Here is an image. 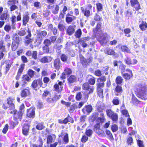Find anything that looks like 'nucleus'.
I'll return each mask as SVG.
<instances>
[{
    "mask_svg": "<svg viewBox=\"0 0 147 147\" xmlns=\"http://www.w3.org/2000/svg\"><path fill=\"white\" fill-rule=\"evenodd\" d=\"M145 90V87L144 85L139 84L137 87L136 92L137 96L144 100L147 99L146 93Z\"/></svg>",
    "mask_w": 147,
    "mask_h": 147,
    "instance_id": "nucleus-1",
    "label": "nucleus"
},
{
    "mask_svg": "<svg viewBox=\"0 0 147 147\" xmlns=\"http://www.w3.org/2000/svg\"><path fill=\"white\" fill-rule=\"evenodd\" d=\"M24 105L23 104L21 105L20 107V111L18 112L17 113V111L16 110H14L11 111L10 113L13 115V117L14 119L16 120L17 119L19 118L21 119V118L22 115L24 111Z\"/></svg>",
    "mask_w": 147,
    "mask_h": 147,
    "instance_id": "nucleus-2",
    "label": "nucleus"
},
{
    "mask_svg": "<svg viewBox=\"0 0 147 147\" xmlns=\"http://www.w3.org/2000/svg\"><path fill=\"white\" fill-rule=\"evenodd\" d=\"M107 116L111 119L113 121H116L118 119V114L111 109H107L106 110Z\"/></svg>",
    "mask_w": 147,
    "mask_h": 147,
    "instance_id": "nucleus-3",
    "label": "nucleus"
},
{
    "mask_svg": "<svg viewBox=\"0 0 147 147\" xmlns=\"http://www.w3.org/2000/svg\"><path fill=\"white\" fill-rule=\"evenodd\" d=\"M43 84L41 79L38 78L37 80H34L32 82L31 86L32 88L34 89L36 88H39L42 86Z\"/></svg>",
    "mask_w": 147,
    "mask_h": 147,
    "instance_id": "nucleus-4",
    "label": "nucleus"
},
{
    "mask_svg": "<svg viewBox=\"0 0 147 147\" xmlns=\"http://www.w3.org/2000/svg\"><path fill=\"white\" fill-rule=\"evenodd\" d=\"M108 34L107 33H103L97 38V40L101 45H104L107 42L106 38Z\"/></svg>",
    "mask_w": 147,
    "mask_h": 147,
    "instance_id": "nucleus-5",
    "label": "nucleus"
},
{
    "mask_svg": "<svg viewBox=\"0 0 147 147\" xmlns=\"http://www.w3.org/2000/svg\"><path fill=\"white\" fill-rule=\"evenodd\" d=\"M27 32L28 34L25 36L24 40L26 45L27 46L33 41V39L30 38L32 36V34L29 28H28Z\"/></svg>",
    "mask_w": 147,
    "mask_h": 147,
    "instance_id": "nucleus-6",
    "label": "nucleus"
},
{
    "mask_svg": "<svg viewBox=\"0 0 147 147\" xmlns=\"http://www.w3.org/2000/svg\"><path fill=\"white\" fill-rule=\"evenodd\" d=\"M82 88L84 90L88 91V94H89L93 92L94 87L93 86H90L88 83H86L83 85Z\"/></svg>",
    "mask_w": 147,
    "mask_h": 147,
    "instance_id": "nucleus-7",
    "label": "nucleus"
},
{
    "mask_svg": "<svg viewBox=\"0 0 147 147\" xmlns=\"http://www.w3.org/2000/svg\"><path fill=\"white\" fill-rule=\"evenodd\" d=\"M81 61L83 66H87L89 63H91L92 61V58L90 57L88 59L84 58L83 57H82L80 58Z\"/></svg>",
    "mask_w": 147,
    "mask_h": 147,
    "instance_id": "nucleus-8",
    "label": "nucleus"
},
{
    "mask_svg": "<svg viewBox=\"0 0 147 147\" xmlns=\"http://www.w3.org/2000/svg\"><path fill=\"white\" fill-rule=\"evenodd\" d=\"M29 14L28 11L26 12V13L23 15L22 25L24 26H26L27 24L29 22L30 17L29 16Z\"/></svg>",
    "mask_w": 147,
    "mask_h": 147,
    "instance_id": "nucleus-9",
    "label": "nucleus"
},
{
    "mask_svg": "<svg viewBox=\"0 0 147 147\" xmlns=\"http://www.w3.org/2000/svg\"><path fill=\"white\" fill-rule=\"evenodd\" d=\"M131 6L134 7L136 10L138 11L140 9V6L138 0H130Z\"/></svg>",
    "mask_w": 147,
    "mask_h": 147,
    "instance_id": "nucleus-10",
    "label": "nucleus"
},
{
    "mask_svg": "<svg viewBox=\"0 0 147 147\" xmlns=\"http://www.w3.org/2000/svg\"><path fill=\"white\" fill-rule=\"evenodd\" d=\"M35 108L31 107L27 109V116L29 118H34L35 115Z\"/></svg>",
    "mask_w": 147,
    "mask_h": 147,
    "instance_id": "nucleus-11",
    "label": "nucleus"
},
{
    "mask_svg": "<svg viewBox=\"0 0 147 147\" xmlns=\"http://www.w3.org/2000/svg\"><path fill=\"white\" fill-rule=\"evenodd\" d=\"M124 62L128 65H135L137 63V61L136 59H134L132 60L129 57H127L124 59Z\"/></svg>",
    "mask_w": 147,
    "mask_h": 147,
    "instance_id": "nucleus-12",
    "label": "nucleus"
},
{
    "mask_svg": "<svg viewBox=\"0 0 147 147\" xmlns=\"http://www.w3.org/2000/svg\"><path fill=\"white\" fill-rule=\"evenodd\" d=\"M14 99L9 97L7 100V103L9 105V107L11 110H14L15 109V105L13 102Z\"/></svg>",
    "mask_w": 147,
    "mask_h": 147,
    "instance_id": "nucleus-13",
    "label": "nucleus"
},
{
    "mask_svg": "<svg viewBox=\"0 0 147 147\" xmlns=\"http://www.w3.org/2000/svg\"><path fill=\"white\" fill-rule=\"evenodd\" d=\"M92 107L91 105L85 106L82 109V111L84 114L89 113L91 112Z\"/></svg>",
    "mask_w": 147,
    "mask_h": 147,
    "instance_id": "nucleus-14",
    "label": "nucleus"
},
{
    "mask_svg": "<svg viewBox=\"0 0 147 147\" xmlns=\"http://www.w3.org/2000/svg\"><path fill=\"white\" fill-rule=\"evenodd\" d=\"M126 71L129 73L130 74H129L127 73H125L123 74V78L126 80H129L131 76H133V74L132 71L129 69H127L126 70Z\"/></svg>",
    "mask_w": 147,
    "mask_h": 147,
    "instance_id": "nucleus-15",
    "label": "nucleus"
},
{
    "mask_svg": "<svg viewBox=\"0 0 147 147\" xmlns=\"http://www.w3.org/2000/svg\"><path fill=\"white\" fill-rule=\"evenodd\" d=\"M75 30L73 26H69L66 30V34L69 36H71L74 33Z\"/></svg>",
    "mask_w": 147,
    "mask_h": 147,
    "instance_id": "nucleus-16",
    "label": "nucleus"
},
{
    "mask_svg": "<svg viewBox=\"0 0 147 147\" xmlns=\"http://www.w3.org/2000/svg\"><path fill=\"white\" fill-rule=\"evenodd\" d=\"M29 126L27 124H24L22 128V133L25 136L28 135L29 132Z\"/></svg>",
    "mask_w": 147,
    "mask_h": 147,
    "instance_id": "nucleus-17",
    "label": "nucleus"
},
{
    "mask_svg": "<svg viewBox=\"0 0 147 147\" xmlns=\"http://www.w3.org/2000/svg\"><path fill=\"white\" fill-rule=\"evenodd\" d=\"M61 65V63L60 60L59 59H56L54 61V66L55 68L56 69H59Z\"/></svg>",
    "mask_w": 147,
    "mask_h": 147,
    "instance_id": "nucleus-18",
    "label": "nucleus"
},
{
    "mask_svg": "<svg viewBox=\"0 0 147 147\" xmlns=\"http://www.w3.org/2000/svg\"><path fill=\"white\" fill-rule=\"evenodd\" d=\"M35 123L36 124V128L38 130H41L44 129L45 127L44 123L42 122H39L37 121L35 122Z\"/></svg>",
    "mask_w": 147,
    "mask_h": 147,
    "instance_id": "nucleus-19",
    "label": "nucleus"
},
{
    "mask_svg": "<svg viewBox=\"0 0 147 147\" xmlns=\"http://www.w3.org/2000/svg\"><path fill=\"white\" fill-rule=\"evenodd\" d=\"M30 93V92L28 89H25L22 90L21 95L22 97L25 98L29 96Z\"/></svg>",
    "mask_w": 147,
    "mask_h": 147,
    "instance_id": "nucleus-20",
    "label": "nucleus"
},
{
    "mask_svg": "<svg viewBox=\"0 0 147 147\" xmlns=\"http://www.w3.org/2000/svg\"><path fill=\"white\" fill-rule=\"evenodd\" d=\"M9 16L7 12L4 11L2 13L0 14V20L2 21L7 20L9 19Z\"/></svg>",
    "mask_w": 147,
    "mask_h": 147,
    "instance_id": "nucleus-21",
    "label": "nucleus"
},
{
    "mask_svg": "<svg viewBox=\"0 0 147 147\" xmlns=\"http://www.w3.org/2000/svg\"><path fill=\"white\" fill-rule=\"evenodd\" d=\"M52 59L51 57L45 56L41 59L40 61L43 63H49L52 61Z\"/></svg>",
    "mask_w": 147,
    "mask_h": 147,
    "instance_id": "nucleus-22",
    "label": "nucleus"
},
{
    "mask_svg": "<svg viewBox=\"0 0 147 147\" xmlns=\"http://www.w3.org/2000/svg\"><path fill=\"white\" fill-rule=\"evenodd\" d=\"M13 42L19 44L20 41L22 40V38L19 37V36L16 34L13 35Z\"/></svg>",
    "mask_w": 147,
    "mask_h": 147,
    "instance_id": "nucleus-23",
    "label": "nucleus"
},
{
    "mask_svg": "<svg viewBox=\"0 0 147 147\" xmlns=\"http://www.w3.org/2000/svg\"><path fill=\"white\" fill-rule=\"evenodd\" d=\"M105 53L109 55L115 56V53L114 50L109 48H107L104 51Z\"/></svg>",
    "mask_w": 147,
    "mask_h": 147,
    "instance_id": "nucleus-24",
    "label": "nucleus"
},
{
    "mask_svg": "<svg viewBox=\"0 0 147 147\" xmlns=\"http://www.w3.org/2000/svg\"><path fill=\"white\" fill-rule=\"evenodd\" d=\"M76 18L74 16H71V17H66L65 21L68 24H70L74 20H76Z\"/></svg>",
    "mask_w": 147,
    "mask_h": 147,
    "instance_id": "nucleus-25",
    "label": "nucleus"
},
{
    "mask_svg": "<svg viewBox=\"0 0 147 147\" xmlns=\"http://www.w3.org/2000/svg\"><path fill=\"white\" fill-rule=\"evenodd\" d=\"M120 48L122 51L126 52L127 53H131L130 50L126 46L121 45V46Z\"/></svg>",
    "mask_w": 147,
    "mask_h": 147,
    "instance_id": "nucleus-26",
    "label": "nucleus"
},
{
    "mask_svg": "<svg viewBox=\"0 0 147 147\" xmlns=\"http://www.w3.org/2000/svg\"><path fill=\"white\" fill-rule=\"evenodd\" d=\"M76 78L75 76L71 75L68 78V81L69 83H71L76 82Z\"/></svg>",
    "mask_w": 147,
    "mask_h": 147,
    "instance_id": "nucleus-27",
    "label": "nucleus"
},
{
    "mask_svg": "<svg viewBox=\"0 0 147 147\" xmlns=\"http://www.w3.org/2000/svg\"><path fill=\"white\" fill-rule=\"evenodd\" d=\"M122 89L121 86L119 85H117L115 90L116 92L115 93V95L116 96H118V93H121L122 91Z\"/></svg>",
    "mask_w": 147,
    "mask_h": 147,
    "instance_id": "nucleus-28",
    "label": "nucleus"
},
{
    "mask_svg": "<svg viewBox=\"0 0 147 147\" xmlns=\"http://www.w3.org/2000/svg\"><path fill=\"white\" fill-rule=\"evenodd\" d=\"M61 60L63 62H65L67 61L68 58V56L64 54H62L60 56Z\"/></svg>",
    "mask_w": 147,
    "mask_h": 147,
    "instance_id": "nucleus-29",
    "label": "nucleus"
},
{
    "mask_svg": "<svg viewBox=\"0 0 147 147\" xmlns=\"http://www.w3.org/2000/svg\"><path fill=\"white\" fill-rule=\"evenodd\" d=\"M139 27L142 30H144L147 27V24L145 22L142 21V23L140 25Z\"/></svg>",
    "mask_w": 147,
    "mask_h": 147,
    "instance_id": "nucleus-30",
    "label": "nucleus"
},
{
    "mask_svg": "<svg viewBox=\"0 0 147 147\" xmlns=\"http://www.w3.org/2000/svg\"><path fill=\"white\" fill-rule=\"evenodd\" d=\"M54 88L56 92H59L62 91L63 87L61 86H59L58 84H56L54 85Z\"/></svg>",
    "mask_w": 147,
    "mask_h": 147,
    "instance_id": "nucleus-31",
    "label": "nucleus"
},
{
    "mask_svg": "<svg viewBox=\"0 0 147 147\" xmlns=\"http://www.w3.org/2000/svg\"><path fill=\"white\" fill-rule=\"evenodd\" d=\"M65 135L63 137V141L65 144H67L69 142V137L68 134L67 133H65Z\"/></svg>",
    "mask_w": 147,
    "mask_h": 147,
    "instance_id": "nucleus-32",
    "label": "nucleus"
},
{
    "mask_svg": "<svg viewBox=\"0 0 147 147\" xmlns=\"http://www.w3.org/2000/svg\"><path fill=\"white\" fill-rule=\"evenodd\" d=\"M82 34V32L80 29H78L75 32V36L78 38H80Z\"/></svg>",
    "mask_w": 147,
    "mask_h": 147,
    "instance_id": "nucleus-33",
    "label": "nucleus"
},
{
    "mask_svg": "<svg viewBox=\"0 0 147 147\" xmlns=\"http://www.w3.org/2000/svg\"><path fill=\"white\" fill-rule=\"evenodd\" d=\"M94 19L96 21L101 22L102 20V18L96 13L94 16Z\"/></svg>",
    "mask_w": 147,
    "mask_h": 147,
    "instance_id": "nucleus-34",
    "label": "nucleus"
},
{
    "mask_svg": "<svg viewBox=\"0 0 147 147\" xmlns=\"http://www.w3.org/2000/svg\"><path fill=\"white\" fill-rule=\"evenodd\" d=\"M123 80V79L120 76L117 77L116 79V82L117 85L121 84Z\"/></svg>",
    "mask_w": 147,
    "mask_h": 147,
    "instance_id": "nucleus-35",
    "label": "nucleus"
},
{
    "mask_svg": "<svg viewBox=\"0 0 147 147\" xmlns=\"http://www.w3.org/2000/svg\"><path fill=\"white\" fill-rule=\"evenodd\" d=\"M59 9V6L57 5H56L55 6L54 9L52 10V13L54 15H56L58 13Z\"/></svg>",
    "mask_w": 147,
    "mask_h": 147,
    "instance_id": "nucleus-36",
    "label": "nucleus"
},
{
    "mask_svg": "<svg viewBox=\"0 0 147 147\" xmlns=\"http://www.w3.org/2000/svg\"><path fill=\"white\" fill-rule=\"evenodd\" d=\"M43 44L45 45L44 46L49 47V46L51 44V43L50 40L46 38L44 40L43 42Z\"/></svg>",
    "mask_w": 147,
    "mask_h": 147,
    "instance_id": "nucleus-37",
    "label": "nucleus"
},
{
    "mask_svg": "<svg viewBox=\"0 0 147 147\" xmlns=\"http://www.w3.org/2000/svg\"><path fill=\"white\" fill-rule=\"evenodd\" d=\"M98 94L100 97L103 98V90L102 88H97Z\"/></svg>",
    "mask_w": 147,
    "mask_h": 147,
    "instance_id": "nucleus-38",
    "label": "nucleus"
},
{
    "mask_svg": "<svg viewBox=\"0 0 147 147\" xmlns=\"http://www.w3.org/2000/svg\"><path fill=\"white\" fill-rule=\"evenodd\" d=\"M19 44L16 43L15 42H12L11 45L12 50L13 51H14L16 50L18 47Z\"/></svg>",
    "mask_w": 147,
    "mask_h": 147,
    "instance_id": "nucleus-39",
    "label": "nucleus"
},
{
    "mask_svg": "<svg viewBox=\"0 0 147 147\" xmlns=\"http://www.w3.org/2000/svg\"><path fill=\"white\" fill-rule=\"evenodd\" d=\"M96 6L97 11V12L102 11V4L100 3H97L96 4Z\"/></svg>",
    "mask_w": 147,
    "mask_h": 147,
    "instance_id": "nucleus-40",
    "label": "nucleus"
},
{
    "mask_svg": "<svg viewBox=\"0 0 147 147\" xmlns=\"http://www.w3.org/2000/svg\"><path fill=\"white\" fill-rule=\"evenodd\" d=\"M34 71L31 69H29L28 70L27 74L30 78H32L34 76Z\"/></svg>",
    "mask_w": 147,
    "mask_h": 147,
    "instance_id": "nucleus-41",
    "label": "nucleus"
},
{
    "mask_svg": "<svg viewBox=\"0 0 147 147\" xmlns=\"http://www.w3.org/2000/svg\"><path fill=\"white\" fill-rule=\"evenodd\" d=\"M23 80L29 82L31 80V78H30L28 74L24 75L22 77Z\"/></svg>",
    "mask_w": 147,
    "mask_h": 147,
    "instance_id": "nucleus-42",
    "label": "nucleus"
},
{
    "mask_svg": "<svg viewBox=\"0 0 147 147\" xmlns=\"http://www.w3.org/2000/svg\"><path fill=\"white\" fill-rule=\"evenodd\" d=\"M42 50L44 53L48 54L49 53V48L48 46H43L42 47Z\"/></svg>",
    "mask_w": 147,
    "mask_h": 147,
    "instance_id": "nucleus-43",
    "label": "nucleus"
},
{
    "mask_svg": "<svg viewBox=\"0 0 147 147\" xmlns=\"http://www.w3.org/2000/svg\"><path fill=\"white\" fill-rule=\"evenodd\" d=\"M93 134V131L90 129H86L85 132L86 135L88 137L91 136Z\"/></svg>",
    "mask_w": 147,
    "mask_h": 147,
    "instance_id": "nucleus-44",
    "label": "nucleus"
},
{
    "mask_svg": "<svg viewBox=\"0 0 147 147\" xmlns=\"http://www.w3.org/2000/svg\"><path fill=\"white\" fill-rule=\"evenodd\" d=\"M50 94V93L49 91L48 90H45L44 91V92L42 95V98H45Z\"/></svg>",
    "mask_w": 147,
    "mask_h": 147,
    "instance_id": "nucleus-45",
    "label": "nucleus"
},
{
    "mask_svg": "<svg viewBox=\"0 0 147 147\" xmlns=\"http://www.w3.org/2000/svg\"><path fill=\"white\" fill-rule=\"evenodd\" d=\"M34 7L36 9H40L41 8V4L40 2L38 1H36L34 3Z\"/></svg>",
    "mask_w": 147,
    "mask_h": 147,
    "instance_id": "nucleus-46",
    "label": "nucleus"
},
{
    "mask_svg": "<svg viewBox=\"0 0 147 147\" xmlns=\"http://www.w3.org/2000/svg\"><path fill=\"white\" fill-rule=\"evenodd\" d=\"M11 26L8 24L5 25L4 26V30L7 32H9L11 30Z\"/></svg>",
    "mask_w": 147,
    "mask_h": 147,
    "instance_id": "nucleus-47",
    "label": "nucleus"
},
{
    "mask_svg": "<svg viewBox=\"0 0 147 147\" xmlns=\"http://www.w3.org/2000/svg\"><path fill=\"white\" fill-rule=\"evenodd\" d=\"M25 65V64H22L20 65V67L18 71V73L20 74H21L24 69Z\"/></svg>",
    "mask_w": 147,
    "mask_h": 147,
    "instance_id": "nucleus-48",
    "label": "nucleus"
},
{
    "mask_svg": "<svg viewBox=\"0 0 147 147\" xmlns=\"http://www.w3.org/2000/svg\"><path fill=\"white\" fill-rule=\"evenodd\" d=\"M18 34L20 36H23L25 35L26 34V31L24 30H19L18 31Z\"/></svg>",
    "mask_w": 147,
    "mask_h": 147,
    "instance_id": "nucleus-49",
    "label": "nucleus"
},
{
    "mask_svg": "<svg viewBox=\"0 0 147 147\" xmlns=\"http://www.w3.org/2000/svg\"><path fill=\"white\" fill-rule=\"evenodd\" d=\"M90 37H86L80 38V41L81 42H86L87 41L90 40Z\"/></svg>",
    "mask_w": 147,
    "mask_h": 147,
    "instance_id": "nucleus-50",
    "label": "nucleus"
},
{
    "mask_svg": "<svg viewBox=\"0 0 147 147\" xmlns=\"http://www.w3.org/2000/svg\"><path fill=\"white\" fill-rule=\"evenodd\" d=\"M106 134L111 139L113 140V137L112 134L111 132L109 130L107 129L105 131Z\"/></svg>",
    "mask_w": 147,
    "mask_h": 147,
    "instance_id": "nucleus-51",
    "label": "nucleus"
},
{
    "mask_svg": "<svg viewBox=\"0 0 147 147\" xmlns=\"http://www.w3.org/2000/svg\"><path fill=\"white\" fill-rule=\"evenodd\" d=\"M131 100L134 104H138L139 102V100L133 95Z\"/></svg>",
    "mask_w": 147,
    "mask_h": 147,
    "instance_id": "nucleus-52",
    "label": "nucleus"
},
{
    "mask_svg": "<svg viewBox=\"0 0 147 147\" xmlns=\"http://www.w3.org/2000/svg\"><path fill=\"white\" fill-rule=\"evenodd\" d=\"M122 108L121 107V113L123 115H125L126 117H129V115L128 114L127 110L126 109L122 110Z\"/></svg>",
    "mask_w": 147,
    "mask_h": 147,
    "instance_id": "nucleus-53",
    "label": "nucleus"
},
{
    "mask_svg": "<svg viewBox=\"0 0 147 147\" xmlns=\"http://www.w3.org/2000/svg\"><path fill=\"white\" fill-rule=\"evenodd\" d=\"M106 79V78L105 76H102L100 78H98L97 82L98 83H100L101 82H105Z\"/></svg>",
    "mask_w": 147,
    "mask_h": 147,
    "instance_id": "nucleus-54",
    "label": "nucleus"
},
{
    "mask_svg": "<svg viewBox=\"0 0 147 147\" xmlns=\"http://www.w3.org/2000/svg\"><path fill=\"white\" fill-rule=\"evenodd\" d=\"M84 16L88 18L90 15V12L89 10L86 9H85V11L83 13Z\"/></svg>",
    "mask_w": 147,
    "mask_h": 147,
    "instance_id": "nucleus-55",
    "label": "nucleus"
},
{
    "mask_svg": "<svg viewBox=\"0 0 147 147\" xmlns=\"http://www.w3.org/2000/svg\"><path fill=\"white\" fill-rule=\"evenodd\" d=\"M98 115V113L94 112L92 113L91 116V119L93 121H94L97 118Z\"/></svg>",
    "mask_w": 147,
    "mask_h": 147,
    "instance_id": "nucleus-56",
    "label": "nucleus"
},
{
    "mask_svg": "<svg viewBox=\"0 0 147 147\" xmlns=\"http://www.w3.org/2000/svg\"><path fill=\"white\" fill-rule=\"evenodd\" d=\"M78 108V106L74 104L71 105L70 107L69 111L70 112H73L76 109Z\"/></svg>",
    "mask_w": 147,
    "mask_h": 147,
    "instance_id": "nucleus-57",
    "label": "nucleus"
},
{
    "mask_svg": "<svg viewBox=\"0 0 147 147\" xmlns=\"http://www.w3.org/2000/svg\"><path fill=\"white\" fill-rule=\"evenodd\" d=\"M114 105H117L119 104V101L118 99V98L116 97H115L112 101Z\"/></svg>",
    "mask_w": 147,
    "mask_h": 147,
    "instance_id": "nucleus-58",
    "label": "nucleus"
},
{
    "mask_svg": "<svg viewBox=\"0 0 147 147\" xmlns=\"http://www.w3.org/2000/svg\"><path fill=\"white\" fill-rule=\"evenodd\" d=\"M88 82L91 85H94L95 82V79L94 78L92 77L88 80Z\"/></svg>",
    "mask_w": 147,
    "mask_h": 147,
    "instance_id": "nucleus-59",
    "label": "nucleus"
},
{
    "mask_svg": "<svg viewBox=\"0 0 147 147\" xmlns=\"http://www.w3.org/2000/svg\"><path fill=\"white\" fill-rule=\"evenodd\" d=\"M47 30L48 31H52V29L54 28L53 25L51 24H48L47 25Z\"/></svg>",
    "mask_w": 147,
    "mask_h": 147,
    "instance_id": "nucleus-60",
    "label": "nucleus"
},
{
    "mask_svg": "<svg viewBox=\"0 0 147 147\" xmlns=\"http://www.w3.org/2000/svg\"><path fill=\"white\" fill-rule=\"evenodd\" d=\"M58 27L60 31H63L65 28V26L60 23L59 24Z\"/></svg>",
    "mask_w": 147,
    "mask_h": 147,
    "instance_id": "nucleus-61",
    "label": "nucleus"
},
{
    "mask_svg": "<svg viewBox=\"0 0 147 147\" xmlns=\"http://www.w3.org/2000/svg\"><path fill=\"white\" fill-rule=\"evenodd\" d=\"M53 140L52 136L51 135H49L47 137V144H50L52 143Z\"/></svg>",
    "mask_w": 147,
    "mask_h": 147,
    "instance_id": "nucleus-62",
    "label": "nucleus"
},
{
    "mask_svg": "<svg viewBox=\"0 0 147 147\" xmlns=\"http://www.w3.org/2000/svg\"><path fill=\"white\" fill-rule=\"evenodd\" d=\"M125 15L127 17H131L132 15V12L130 10H127L125 12Z\"/></svg>",
    "mask_w": 147,
    "mask_h": 147,
    "instance_id": "nucleus-63",
    "label": "nucleus"
},
{
    "mask_svg": "<svg viewBox=\"0 0 147 147\" xmlns=\"http://www.w3.org/2000/svg\"><path fill=\"white\" fill-rule=\"evenodd\" d=\"M111 129L113 132H115L118 129V126L116 124H113L112 125Z\"/></svg>",
    "mask_w": 147,
    "mask_h": 147,
    "instance_id": "nucleus-64",
    "label": "nucleus"
}]
</instances>
